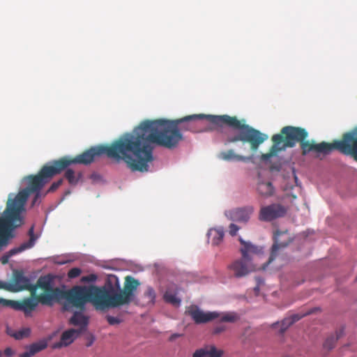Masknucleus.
Masks as SVG:
<instances>
[{"mask_svg": "<svg viewBox=\"0 0 357 357\" xmlns=\"http://www.w3.org/2000/svg\"><path fill=\"white\" fill-rule=\"evenodd\" d=\"M239 229L240 227L234 223L230 224L229 226V233L231 236H236Z\"/></svg>", "mask_w": 357, "mask_h": 357, "instance_id": "34", "label": "nucleus"}, {"mask_svg": "<svg viewBox=\"0 0 357 357\" xmlns=\"http://www.w3.org/2000/svg\"><path fill=\"white\" fill-rule=\"evenodd\" d=\"M28 234L29 236V240L28 241L22 243L19 247H16L10 250L1 257L0 261L2 264H8L9 259L11 257L19 254L25 250L29 249L34 245L38 237L34 234V229L33 226L29 229Z\"/></svg>", "mask_w": 357, "mask_h": 357, "instance_id": "14", "label": "nucleus"}, {"mask_svg": "<svg viewBox=\"0 0 357 357\" xmlns=\"http://www.w3.org/2000/svg\"><path fill=\"white\" fill-rule=\"evenodd\" d=\"M286 208L280 204H272L261 206L258 215V219L262 222H271L284 216Z\"/></svg>", "mask_w": 357, "mask_h": 357, "instance_id": "12", "label": "nucleus"}, {"mask_svg": "<svg viewBox=\"0 0 357 357\" xmlns=\"http://www.w3.org/2000/svg\"><path fill=\"white\" fill-rule=\"evenodd\" d=\"M91 344H92V342H90L89 344H87V347L91 346Z\"/></svg>", "mask_w": 357, "mask_h": 357, "instance_id": "43", "label": "nucleus"}, {"mask_svg": "<svg viewBox=\"0 0 357 357\" xmlns=\"http://www.w3.org/2000/svg\"><path fill=\"white\" fill-rule=\"evenodd\" d=\"M253 212L254 207L252 206H246L227 211L225 214L230 220L246 223L249 221Z\"/></svg>", "mask_w": 357, "mask_h": 357, "instance_id": "15", "label": "nucleus"}, {"mask_svg": "<svg viewBox=\"0 0 357 357\" xmlns=\"http://www.w3.org/2000/svg\"><path fill=\"white\" fill-rule=\"evenodd\" d=\"M181 335L180 334H178V333H174V334H172L170 337H169V340L170 341H174L176 338L180 337Z\"/></svg>", "mask_w": 357, "mask_h": 357, "instance_id": "40", "label": "nucleus"}, {"mask_svg": "<svg viewBox=\"0 0 357 357\" xmlns=\"http://www.w3.org/2000/svg\"><path fill=\"white\" fill-rule=\"evenodd\" d=\"M207 236L213 245H218L223 240L224 229L222 227L211 228L208 230Z\"/></svg>", "mask_w": 357, "mask_h": 357, "instance_id": "23", "label": "nucleus"}, {"mask_svg": "<svg viewBox=\"0 0 357 357\" xmlns=\"http://www.w3.org/2000/svg\"><path fill=\"white\" fill-rule=\"evenodd\" d=\"M61 289L53 287V278L50 275L41 276L35 284H32L31 296L37 295L40 303L52 305L55 300L59 299Z\"/></svg>", "mask_w": 357, "mask_h": 357, "instance_id": "8", "label": "nucleus"}, {"mask_svg": "<svg viewBox=\"0 0 357 357\" xmlns=\"http://www.w3.org/2000/svg\"><path fill=\"white\" fill-rule=\"evenodd\" d=\"M135 130L125 133L109 144L91 147L75 158L63 157L56 160L61 171L73 164L89 165L95 159L105 154L107 158L119 162L123 161L132 171L147 172L149 165L145 164Z\"/></svg>", "mask_w": 357, "mask_h": 357, "instance_id": "3", "label": "nucleus"}, {"mask_svg": "<svg viewBox=\"0 0 357 357\" xmlns=\"http://www.w3.org/2000/svg\"><path fill=\"white\" fill-rule=\"evenodd\" d=\"M40 303L37 295L26 297L20 301L6 300L0 298V304L10 307L15 310L22 312L25 317H29Z\"/></svg>", "mask_w": 357, "mask_h": 357, "instance_id": "10", "label": "nucleus"}, {"mask_svg": "<svg viewBox=\"0 0 357 357\" xmlns=\"http://www.w3.org/2000/svg\"><path fill=\"white\" fill-rule=\"evenodd\" d=\"M144 296L147 297L151 302H153L155 298V293L153 288H148L144 293Z\"/></svg>", "mask_w": 357, "mask_h": 357, "instance_id": "33", "label": "nucleus"}, {"mask_svg": "<svg viewBox=\"0 0 357 357\" xmlns=\"http://www.w3.org/2000/svg\"><path fill=\"white\" fill-rule=\"evenodd\" d=\"M107 321L110 325L119 324L121 323V319L110 315L106 317Z\"/></svg>", "mask_w": 357, "mask_h": 357, "instance_id": "36", "label": "nucleus"}, {"mask_svg": "<svg viewBox=\"0 0 357 357\" xmlns=\"http://www.w3.org/2000/svg\"><path fill=\"white\" fill-rule=\"evenodd\" d=\"M82 273V271L79 268L75 267L71 268L68 273V277L70 279H73L77 278Z\"/></svg>", "mask_w": 357, "mask_h": 357, "instance_id": "31", "label": "nucleus"}, {"mask_svg": "<svg viewBox=\"0 0 357 357\" xmlns=\"http://www.w3.org/2000/svg\"><path fill=\"white\" fill-rule=\"evenodd\" d=\"M223 350L218 349L214 344H207L195 350L192 357H222Z\"/></svg>", "mask_w": 357, "mask_h": 357, "instance_id": "20", "label": "nucleus"}, {"mask_svg": "<svg viewBox=\"0 0 357 357\" xmlns=\"http://www.w3.org/2000/svg\"><path fill=\"white\" fill-rule=\"evenodd\" d=\"M80 176V173L78 174V176H76L75 172L71 169H67L65 172V178L70 185H76L78 183Z\"/></svg>", "mask_w": 357, "mask_h": 357, "instance_id": "29", "label": "nucleus"}, {"mask_svg": "<svg viewBox=\"0 0 357 357\" xmlns=\"http://www.w3.org/2000/svg\"><path fill=\"white\" fill-rule=\"evenodd\" d=\"M206 119L213 125V127L206 130H220L226 126L233 130H239L234 135L227 137V143L242 142L249 143L252 151H256L260 144L264 143L268 135L245 123L244 119L238 120L236 116L227 114H192L174 120L155 119L145 120L134 130L137 139L139 140L140 149L145 164L148 165L153 160V147L155 144L169 149H174L183 139L181 130L197 132V122Z\"/></svg>", "mask_w": 357, "mask_h": 357, "instance_id": "1", "label": "nucleus"}, {"mask_svg": "<svg viewBox=\"0 0 357 357\" xmlns=\"http://www.w3.org/2000/svg\"><path fill=\"white\" fill-rule=\"evenodd\" d=\"M238 319L239 316L237 314V313L234 312L225 313L220 318L221 321L230 323H234Z\"/></svg>", "mask_w": 357, "mask_h": 357, "instance_id": "30", "label": "nucleus"}, {"mask_svg": "<svg viewBox=\"0 0 357 357\" xmlns=\"http://www.w3.org/2000/svg\"><path fill=\"white\" fill-rule=\"evenodd\" d=\"M15 351L10 347H7L3 351V354L7 357H13Z\"/></svg>", "mask_w": 357, "mask_h": 357, "instance_id": "38", "label": "nucleus"}, {"mask_svg": "<svg viewBox=\"0 0 357 357\" xmlns=\"http://www.w3.org/2000/svg\"><path fill=\"white\" fill-rule=\"evenodd\" d=\"M349 151V155L357 161V126L351 130L344 133Z\"/></svg>", "mask_w": 357, "mask_h": 357, "instance_id": "18", "label": "nucleus"}, {"mask_svg": "<svg viewBox=\"0 0 357 357\" xmlns=\"http://www.w3.org/2000/svg\"><path fill=\"white\" fill-rule=\"evenodd\" d=\"M164 300L165 302L174 306H179L181 301V299L176 296V294L170 290H167L165 293Z\"/></svg>", "mask_w": 357, "mask_h": 357, "instance_id": "28", "label": "nucleus"}, {"mask_svg": "<svg viewBox=\"0 0 357 357\" xmlns=\"http://www.w3.org/2000/svg\"><path fill=\"white\" fill-rule=\"evenodd\" d=\"M3 354L2 352L0 351V357H2Z\"/></svg>", "mask_w": 357, "mask_h": 357, "instance_id": "42", "label": "nucleus"}, {"mask_svg": "<svg viewBox=\"0 0 357 357\" xmlns=\"http://www.w3.org/2000/svg\"><path fill=\"white\" fill-rule=\"evenodd\" d=\"M98 277L96 274H89L88 275L83 276L81 278L82 282H93L97 280Z\"/></svg>", "mask_w": 357, "mask_h": 357, "instance_id": "32", "label": "nucleus"}, {"mask_svg": "<svg viewBox=\"0 0 357 357\" xmlns=\"http://www.w3.org/2000/svg\"><path fill=\"white\" fill-rule=\"evenodd\" d=\"M186 312L197 324L208 323L216 318H218L220 316L219 313L216 312H204L199 309L198 307L195 305L190 306Z\"/></svg>", "mask_w": 357, "mask_h": 357, "instance_id": "16", "label": "nucleus"}, {"mask_svg": "<svg viewBox=\"0 0 357 357\" xmlns=\"http://www.w3.org/2000/svg\"><path fill=\"white\" fill-rule=\"evenodd\" d=\"M292 241L291 234L287 230H277L273 236V244L268 263H271L278 256L281 249L286 248Z\"/></svg>", "mask_w": 357, "mask_h": 357, "instance_id": "13", "label": "nucleus"}, {"mask_svg": "<svg viewBox=\"0 0 357 357\" xmlns=\"http://www.w3.org/2000/svg\"><path fill=\"white\" fill-rule=\"evenodd\" d=\"M32 284L29 278L22 271L14 270L10 282H7V291L19 292L28 290L31 293Z\"/></svg>", "mask_w": 357, "mask_h": 357, "instance_id": "11", "label": "nucleus"}, {"mask_svg": "<svg viewBox=\"0 0 357 357\" xmlns=\"http://www.w3.org/2000/svg\"><path fill=\"white\" fill-rule=\"evenodd\" d=\"M302 154L307 155L311 151L321 153L325 155L330 153L333 150H337L342 154L349 155L348 147L346 144L344 134L341 139L334 140L332 143L322 142L319 144H315L313 141L303 139L300 143Z\"/></svg>", "mask_w": 357, "mask_h": 357, "instance_id": "9", "label": "nucleus"}, {"mask_svg": "<svg viewBox=\"0 0 357 357\" xmlns=\"http://www.w3.org/2000/svg\"><path fill=\"white\" fill-rule=\"evenodd\" d=\"M1 289L7 291V282L0 280V289Z\"/></svg>", "mask_w": 357, "mask_h": 357, "instance_id": "39", "label": "nucleus"}, {"mask_svg": "<svg viewBox=\"0 0 357 357\" xmlns=\"http://www.w3.org/2000/svg\"><path fill=\"white\" fill-rule=\"evenodd\" d=\"M218 158L228 162H248L250 160V157L236 154L233 149L220 152L218 155Z\"/></svg>", "mask_w": 357, "mask_h": 357, "instance_id": "22", "label": "nucleus"}, {"mask_svg": "<svg viewBox=\"0 0 357 357\" xmlns=\"http://www.w3.org/2000/svg\"><path fill=\"white\" fill-rule=\"evenodd\" d=\"M238 240L242 245L240 249L242 257L233 261L229 266V268L235 277L242 278L257 269L252 260L255 255L261 252V248L245 241L241 237H239Z\"/></svg>", "mask_w": 357, "mask_h": 357, "instance_id": "7", "label": "nucleus"}, {"mask_svg": "<svg viewBox=\"0 0 357 357\" xmlns=\"http://www.w3.org/2000/svg\"><path fill=\"white\" fill-rule=\"evenodd\" d=\"M61 169L56 160H53L51 165H44L37 174L24 177L27 182L26 188L21 190L15 195L9 194L6 208L0 217V246L1 249L8 245L9 241L14 237L13 230L24 223L22 213L25 211V204L29 195L36 193L33 200L40 196V190L52 179L60 174Z\"/></svg>", "mask_w": 357, "mask_h": 357, "instance_id": "2", "label": "nucleus"}, {"mask_svg": "<svg viewBox=\"0 0 357 357\" xmlns=\"http://www.w3.org/2000/svg\"><path fill=\"white\" fill-rule=\"evenodd\" d=\"M317 308H313L307 312L305 314H294L289 317L284 318L282 323L280 324V333L282 334L286 331V330L292 324H294L295 322L300 320L303 317L314 313L316 310H317ZM280 324L278 322L274 323L272 326L273 328H276L277 326H279Z\"/></svg>", "mask_w": 357, "mask_h": 357, "instance_id": "19", "label": "nucleus"}, {"mask_svg": "<svg viewBox=\"0 0 357 357\" xmlns=\"http://www.w3.org/2000/svg\"><path fill=\"white\" fill-rule=\"evenodd\" d=\"M88 317L82 312H75L70 319V324L76 326H79L81 333L88 325Z\"/></svg>", "mask_w": 357, "mask_h": 357, "instance_id": "24", "label": "nucleus"}, {"mask_svg": "<svg viewBox=\"0 0 357 357\" xmlns=\"http://www.w3.org/2000/svg\"><path fill=\"white\" fill-rule=\"evenodd\" d=\"M226 330V326L224 325H218L213 328V333L218 335Z\"/></svg>", "mask_w": 357, "mask_h": 357, "instance_id": "37", "label": "nucleus"}, {"mask_svg": "<svg viewBox=\"0 0 357 357\" xmlns=\"http://www.w3.org/2000/svg\"><path fill=\"white\" fill-rule=\"evenodd\" d=\"M81 330L70 328L64 331L59 342L53 344V349H60L70 345L80 335Z\"/></svg>", "mask_w": 357, "mask_h": 357, "instance_id": "17", "label": "nucleus"}, {"mask_svg": "<svg viewBox=\"0 0 357 357\" xmlns=\"http://www.w3.org/2000/svg\"><path fill=\"white\" fill-rule=\"evenodd\" d=\"M139 284L137 280L131 276H127L123 289L121 290L118 278L109 275L103 287L107 309L129 304L132 301L134 292Z\"/></svg>", "mask_w": 357, "mask_h": 357, "instance_id": "5", "label": "nucleus"}, {"mask_svg": "<svg viewBox=\"0 0 357 357\" xmlns=\"http://www.w3.org/2000/svg\"><path fill=\"white\" fill-rule=\"evenodd\" d=\"M307 137L308 132L305 128L291 126H284L280 133L272 136L273 145L268 153L261 154V160L266 162L281 151L294 147L296 143H301Z\"/></svg>", "mask_w": 357, "mask_h": 357, "instance_id": "6", "label": "nucleus"}, {"mask_svg": "<svg viewBox=\"0 0 357 357\" xmlns=\"http://www.w3.org/2000/svg\"><path fill=\"white\" fill-rule=\"evenodd\" d=\"M105 296L103 287L77 285L68 290H61L59 299L66 300L63 308L66 310L70 306L84 310L87 303H92L96 310H104L107 309Z\"/></svg>", "mask_w": 357, "mask_h": 357, "instance_id": "4", "label": "nucleus"}, {"mask_svg": "<svg viewBox=\"0 0 357 357\" xmlns=\"http://www.w3.org/2000/svg\"><path fill=\"white\" fill-rule=\"evenodd\" d=\"M257 190L259 194L264 197H271L274 193V188L271 182H259Z\"/></svg>", "mask_w": 357, "mask_h": 357, "instance_id": "26", "label": "nucleus"}, {"mask_svg": "<svg viewBox=\"0 0 357 357\" xmlns=\"http://www.w3.org/2000/svg\"><path fill=\"white\" fill-rule=\"evenodd\" d=\"M6 333L15 340H22L28 337L31 334L29 328H23L19 331H16L12 328H6Z\"/></svg>", "mask_w": 357, "mask_h": 357, "instance_id": "25", "label": "nucleus"}, {"mask_svg": "<svg viewBox=\"0 0 357 357\" xmlns=\"http://www.w3.org/2000/svg\"><path fill=\"white\" fill-rule=\"evenodd\" d=\"M48 342L45 339L40 340L25 347L26 351L19 355L20 357H32L47 347Z\"/></svg>", "mask_w": 357, "mask_h": 357, "instance_id": "21", "label": "nucleus"}, {"mask_svg": "<svg viewBox=\"0 0 357 357\" xmlns=\"http://www.w3.org/2000/svg\"><path fill=\"white\" fill-rule=\"evenodd\" d=\"M343 335V331L340 330V331H337L335 335H330L327 337L326 341L324 343V347L326 349H332L334 348L336 342L338 339H340Z\"/></svg>", "mask_w": 357, "mask_h": 357, "instance_id": "27", "label": "nucleus"}, {"mask_svg": "<svg viewBox=\"0 0 357 357\" xmlns=\"http://www.w3.org/2000/svg\"><path fill=\"white\" fill-rule=\"evenodd\" d=\"M255 291H259V287H256L255 288Z\"/></svg>", "mask_w": 357, "mask_h": 357, "instance_id": "41", "label": "nucleus"}, {"mask_svg": "<svg viewBox=\"0 0 357 357\" xmlns=\"http://www.w3.org/2000/svg\"><path fill=\"white\" fill-rule=\"evenodd\" d=\"M63 183V179L61 178L56 182H54L47 190V192H53L55 191Z\"/></svg>", "mask_w": 357, "mask_h": 357, "instance_id": "35", "label": "nucleus"}]
</instances>
